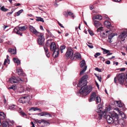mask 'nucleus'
Here are the masks:
<instances>
[{
	"instance_id": "obj_1",
	"label": "nucleus",
	"mask_w": 127,
	"mask_h": 127,
	"mask_svg": "<svg viewBox=\"0 0 127 127\" xmlns=\"http://www.w3.org/2000/svg\"><path fill=\"white\" fill-rule=\"evenodd\" d=\"M118 115L117 113H110L106 117L107 120L109 124H113L114 125H118Z\"/></svg>"
},
{
	"instance_id": "obj_2",
	"label": "nucleus",
	"mask_w": 127,
	"mask_h": 127,
	"mask_svg": "<svg viewBox=\"0 0 127 127\" xmlns=\"http://www.w3.org/2000/svg\"><path fill=\"white\" fill-rule=\"evenodd\" d=\"M82 86H80L79 87H81L79 92L77 93V95H82L83 96H86L89 94L92 91V87L91 86L88 87L86 84H82Z\"/></svg>"
},
{
	"instance_id": "obj_3",
	"label": "nucleus",
	"mask_w": 127,
	"mask_h": 127,
	"mask_svg": "<svg viewBox=\"0 0 127 127\" xmlns=\"http://www.w3.org/2000/svg\"><path fill=\"white\" fill-rule=\"evenodd\" d=\"M110 109L111 108L110 106H107L106 107L104 111H102L100 113H98L95 115V118L100 120L102 119V117L105 118L106 115V114L109 112Z\"/></svg>"
},
{
	"instance_id": "obj_4",
	"label": "nucleus",
	"mask_w": 127,
	"mask_h": 127,
	"mask_svg": "<svg viewBox=\"0 0 127 127\" xmlns=\"http://www.w3.org/2000/svg\"><path fill=\"white\" fill-rule=\"evenodd\" d=\"M10 82L12 83H22L25 82H27L26 79L24 78H22L20 79L18 77H15L13 76L10 78L9 79Z\"/></svg>"
},
{
	"instance_id": "obj_5",
	"label": "nucleus",
	"mask_w": 127,
	"mask_h": 127,
	"mask_svg": "<svg viewBox=\"0 0 127 127\" xmlns=\"http://www.w3.org/2000/svg\"><path fill=\"white\" fill-rule=\"evenodd\" d=\"M65 55L67 58H70L72 60H74L73 52L72 49L69 47Z\"/></svg>"
},
{
	"instance_id": "obj_6",
	"label": "nucleus",
	"mask_w": 127,
	"mask_h": 127,
	"mask_svg": "<svg viewBox=\"0 0 127 127\" xmlns=\"http://www.w3.org/2000/svg\"><path fill=\"white\" fill-rule=\"evenodd\" d=\"M27 28L24 26L22 27H18L17 28H15L14 29V32L16 34L22 35V33L20 32V31H23L26 30Z\"/></svg>"
},
{
	"instance_id": "obj_7",
	"label": "nucleus",
	"mask_w": 127,
	"mask_h": 127,
	"mask_svg": "<svg viewBox=\"0 0 127 127\" xmlns=\"http://www.w3.org/2000/svg\"><path fill=\"white\" fill-rule=\"evenodd\" d=\"M125 75L123 73L119 74L118 75V81L120 84H121L123 83L125 79Z\"/></svg>"
},
{
	"instance_id": "obj_8",
	"label": "nucleus",
	"mask_w": 127,
	"mask_h": 127,
	"mask_svg": "<svg viewBox=\"0 0 127 127\" xmlns=\"http://www.w3.org/2000/svg\"><path fill=\"white\" fill-rule=\"evenodd\" d=\"M88 77V76L87 75H84L82 78L81 80L79 82V84L77 85V87H80L82 86V84H86V82L87 79Z\"/></svg>"
},
{
	"instance_id": "obj_9",
	"label": "nucleus",
	"mask_w": 127,
	"mask_h": 127,
	"mask_svg": "<svg viewBox=\"0 0 127 127\" xmlns=\"http://www.w3.org/2000/svg\"><path fill=\"white\" fill-rule=\"evenodd\" d=\"M118 39L122 40L127 39V31H124L119 36Z\"/></svg>"
},
{
	"instance_id": "obj_10",
	"label": "nucleus",
	"mask_w": 127,
	"mask_h": 127,
	"mask_svg": "<svg viewBox=\"0 0 127 127\" xmlns=\"http://www.w3.org/2000/svg\"><path fill=\"white\" fill-rule=\"evenodd\" d=\"M40 124L42 127L48 126L50 125V123L44 119L40 120Z\"/></svg>"
},
{
	"instance_id": "obj_11",
	"label": "nucleus",
	"mask_w": 127,
	"mask_h": 127,
	"mask_svg": "<svg viewBox=\"0 0 127 127\" xmlns=\"http://www.w3.org/2000/svg\"><path fill=\"white\" fill-rule=\"evenodd\" d=\"M30 30L33 33L36 35H38L39 34V32H38L32 26H30L29 27Z\"/></svg>"
},
{
	"instance_id": "obj_12",
	"label": "nucleus",
	"mask_w": 127,
	"mask_h": 127,
	"mask_svg": "<svg viewBox=\"0 0 127 127\" xmlns=\"http://www.w3.org/2000/svg\"><path fill=\"white\" fill-rule=\"evenodd\" d=\"M57 49H59V48L57 47L56 44L55 42H52L51 43L50 45V49L51 51H55Z\"/></svg>"
},
{
	"instance_id": "obj_13",
	"label": "nucleus",
	"mask_w": 127,
	"mask_h": 127,
	"mask_svg": "<svg viewBox=\"0 0 127 127\" xmlns=\"http://www.w3.org/2000/svg\"><path fill=\"white\" fill-rule=\"evenodd\" d=\"M118 124H119L121 126V127H126V122L123 119L118 120Z\"/></svg>"
},
{
	"instance_id": "obj_14",
	"label": "nucleus",
	"mask_w": 127,
	"mask_h": 127,
	"mask_svg": "<svg viewBox=\"0 0 127 127\" xmlns=\"http://www.w3.org/2000/svg\"><path fill=\"white\" fill-rule=\"evenodd\" d=\"M104 24L107 27V28H110V30L109 31H106V32L107 33L109 32H110L111 30V28L113 27L111 25V23L110 22L108 21H106L104 23Z\"/></svg>"
},
{
	"instance_id": "obj_15",
	"label": "nucleus",
	"mask_w": 127,
	"mask_h": 127,
	"mask_svg": "<svg viewBox=\"0 0 127 127\" xmlns=\"http://www.w3.org/2000/svg\"><path fill=\"white\" fill-rule=\"evenodd\" d=\"M114 110L118 112L119 115H121L123 118L125 119H126V117L125 114L123 113V112L120 111L118 108H115Z\"/></svg>"
},
{
	"instance_id": "obj_16",
	"label": "nucleus",
	"mask_w": 127,
	"mask_h": 127,
	"mask_svg": "<svg viewBox=\"0 0 127 127\" xmlns=\"http://www.w3.org/2000/svg\"><path fill=\"white\" fill-rule=\"evenodd\" d=\"M96 96V93L95 92H94L92 93L89 100V101L91 102L94 101L95 100V97Z\"/></svg>"
},
{
	"instance_id": "obj_17",
	"label": "nucleus",
	"mask_w": 127,
	"mask_h": 127,
	"mask_svg": "<svg viewBox=\"0 0 127 127\" xmlns=\"http://www.w3.org/2000/svg\"><path fill=\"white\" fill-rule=\"evenodd\" d=\"M25 94H22L23 97V98L24 100H25V102H28L29 101L30 99V96L27 95H25Z\"/></svg>"
},
{
	"instance_id": "obj_18",
	"label": "nucleus",
	"mask_w": 127,
	"mask_h": 127,
	"mask_svg": "<svg viewBox=\"0 0 127 127\" xmlns=\"http://www.w3.org/2000/svg\"><path fill=\"white\" fill-rule=\"evenodd\" d=\"M93 24L95 27L98 28L101 26V23L100 22L97 21H93Z\"/></svg>"
},
{
	"instance_id": "obj_19",
	"label": "nucleus",
	"mask_w": 127,
	"mask_h": 127,
	"mask_svg": "<svg viewBox=\"0 0 127 127\" xmlns=\"http://www.w3.org/2000/svg\"><path fill=\"white\" fill-rule=\"evenodd\" d=\"M17 72L19 75H20L25 76L26 75L23 72V71L21 68H20L17 69Z\"/></svg>"
},
{
	"instance_id": "obj_20",
	"label": "nucleus",
	"mask_w": 127,
	"mask_h": 127,
	"mask_svg": "<svg viewBox=\"0 0 127 127\" xmlns=\"http://www.w3.org/2000/svg\"><path fill=\"white\" fill-rule=\"evenodd\" d=\"M74 60L75 58L77 59H81V55L78 52H76L74 55Z\"/></svg>"
},
{
	"instance_id": "obj_21",
	"label": "nucleus",
	"mask_w": 127,
	"mask_h": 127,
	"mask_svg": "<svg viewBox=\"0 0 127 127\" xmlns=\"http://www.w3.org/2000/svg\"><path fill=\"white\" fill-rule=\"evenodd\" d=\"M53 55L54 56V57L56 58L59 56V49H57L54 51H53Z\"/></svg>"
},
{
	"instance_id": "obj_22",
	"label": "nucleus",
	"mask_w": 127,
	"mask_h": 127,
	"mask_svg": "<svg viewBox=\"0 0 127 127\" xmlns=\"http://www.w3.org/2000/svg\"><path fill=\"white\" fill-rule=\"evenodd\" d=\"M93 21H96L95 19H96L99 20H101L102 19V17L100 15H97L93 16L92 17Z\"/></svg>"
},
{
	"instance_id": "obj_23",
	"label": "nucleus",
	"mask_w": 127,
	"mask_h": 127,
	"mask_svg": "<svg viewBox=\"0 0 127 127\" xmlns=\"http://www.w3.org/2000/svg\"><path fill=\"white\" fill-rule=\"evenodd\" d=\"M10 123L7 121H3L2 124V127H9Z\"/></svg>"
},
{
	"instance_id": "obj_24",
	"label": "nucleus",
	"mask_w": 127,
	"mask_h": 127,
	"mask_svg": "<svg viewBox=\"0 0 127 127\" xmlns=\"http://www.w3.org/2000/svg\"><path fill=\"white\" fill-rule=\"evenodd\" d=\"M102 109V108L101 105L99 104L98 105L97 109L96 110V111L98 113H100L102 112L101 111Z\"/></svg>"
},
{
	"instance_id": "obj_25",
	"label": "nucleus",
	"mask_w": 127,
	"mask_h": 127,
	"mask_svg": "<svg viewBox=\"0 0 127 127\" xmlns=\"http://www.w3.org/2000/svg\"><path fill=\"white\" fill-rule=\"evenodd\" d=\"M46 115H48L50 117H52V116L50 114L46 112H42L40 113V116H46Z\"/></svg>"
},
{
	"instance_id": "obj_26",
	"label": "nucleus",
	"mask_w": 127,
	"mask_h": 127,
	"mask_svg": "<svg viewBox=\"0 0 127 127\" xmlns=\"http://www.w3.org/2000/svg\"><path fill=\"white\" fill-rule=\"evenodd\" d=\"M8 52H9L12 54H16V49L15 50L14 49H12L11 48H9L8 49Z\"/></svg>"
},
{
	"instance_id": "obj_27",
	"label": "nucleus",
	"mask_w": 127,
	"mask_h": 127,
	"mask_svg": "<svg viewBox=\"0 0 127 127\" xmlns=\"http://www.w3.org/2000/svg\"><path fill=\"white\" fill-rule=\"evenodd\" d=\"M117 104L118 106L120 107H122L124 105V104L122 103L121 101H115Z\"/></svg>"
},
{
	"instance_id": "obj_28",
	"label": "nucleus",
	"mask_w": 127,
	"mask_h": 127,
	"mask_svg": "<svg viewBox=\"0 0 127 127\" xmlns=\"http://www.w3.org/2000/svg\"><path fill=\"white\" fill-rule=\"evenodd\" d=\"M80 67L83 68H84L85 66H85L86 63L85 61L84 60L80 62Z\"/></svg>"
},
{
	"instance_id": "obj_29",
	"label": "nucleus",
	"mask_w": 127,
	"mask_h": 127,
	"mask_svg": "<svg viewBox=\"0 0 127 127\" xmlns=\"http://www.w3.org/2000/svg\"><path fill=\"white\" fill-rule=\"evenodd\" d=\"M6 115L4 113L0 112V118L2 120L4 119Z\"/></svg>"
},
{
	"instance_id": "obj_30",
	"label": "nucleus",
	"mask_w": 127,
	"mask_h": 127,
	"mask_svg": "<svg viewBox=\"0 0 127 127\" xmlns=\"http://www.w3.org/2000/svg\"><path fill=\"white\" fill-rule=\"evenodd\" d=\"M9 56L8 55H7L6 56V59H5L3 63L4 65H6V64L7 63L8 64L10 63V60L8 59Z\"/></svg>"
},
{
	"instance_id": "obj_31",
	"label": "nucleus",
	"mask_w": 127,
	"mask_h": 127,
	"mask_svg": "<svg viewBox=\"0 0 127 127\" xmlns=\"http://www.w3.org/2000/svg\"><path fill=\"white\" fill-rule=\"evenodd\" d=\"M39 110V109L37 108V107H32L29 110L31 112H32L33 111H35Z\"/></svg>"
},
{
	"instance_id": "obj_32",
	"label": "nucleus",
	"mask_w": 127,
	"mask_h": 127,
	"mask_svg": "<svg viewBox=\"0 0 127 127\" xmlns=\"http://www.w3.org/2000/svg\"><path fill=\"white\" fill-rule=\"evenodd\" d=\"M25 91V89L23 87H21L19 88L18 92L19 93H24Z\"/></svg>"
},
{
	"instance_id": "obj_33",
	"label": "nucleus",
	"mask_w": 127,
	"mask_h": 127,
	"mask_svg": "<svg viewBox=\"0 0 127 127\" xmlns=\"http://www.w3.org/2000/svg\"><path fill=\"white\" fill-rule=\"evenodd\" d=\"M13 60L14 62L16 63L18 65L20 64V62L18 59L14 58L13 59Z\"/></svg>"
},
{
	"instance_id": "obj_34",
	"label": "nucleus",
	"mask_w": 127,
	"mask_h": 127,
	"mask_svg": "<svg viewBox=\"0 0 127 127\" xmlns=\"http://www.w3.org/2000/svg\"><path fill=\"white\" fill-rule=\"evenodd\" d=\"M100 98L99 96H97L95 97V101L97 104L101 102Z\"/></svg>"
},
{
	"instance_id": "obj_35",
	"label": "nucleus",
	"mask_w": 127,
	"mask_h": 127,
	"mask_svg": "<svg viewBox=\"0 0 127 127\" xmlns=\"http://www.w3.org/2000/svg\"><path fill=\"white\" fill-rule=\"evenodd\" d=\"M117 35V34L116 33H111L109 35L108 37L109 39H111L114 36Z\"/></svg>"
},
{
	"instance_id": "obj_36",
	"label": "nucleus",
	"mask_w": 127,
	"mask_h": 127,
	"mask_svg": "<svg viewBox=\"0 0 127 127\" xmlns=\"http://www.w3.org/2000/svg\"><path fill=\"white\" fill-rule=\"evenodd\" d=\"M87 68V66H85L83 69L80 72V74L82 75L84 73L85 71Z\"/></svg>"
},
{
	"instance_id": "obj_37",
	"label": "nucleus",
	"mask_w": 127,
	"mask_h": 127,
	"mask_svg": "<svg viewBox=\"0 0 127 127\" xmlns=\"http://www.w3.org/2000/svg\"><path fill=\"white\" fill-rule=\"evenodd\" d=\"M66 47V46L64 45H62L60 46V49L61 52L62 53L63 52V50Z\"/></svg>"
},
{
	"instance_id": "obj_38",
	"label": "nucleus",
	"mask_w": 127,
	"mask_h": 127,
	"mask_svg": "<svg viewBox=\"0 0 127 127\" xmlns=\"http://www.w3.org/2000/svg\"><path fill=\"white\" fill-rule=\"evenodd\" d=\"M18 101L20 103H25V100H24L23 98V96L19 99Z\"/></svg>"
},
{
	"instance_id": "obj_39",
	"label": "nucleus",
	"mask_w": 127,
	"mask_h": 127,
	"mask_svg": "<svg viewBox=\"0 0 127 127\" xmlns=\"http://www.w3.org/2000/svg\"><path fill=\"white\" fill-rule=\"evenodd\" d=\"M101 49L102 50H103V53L104 54H107V53H108L110 51L109 50H106V49H104L102 48H101Z\"/></svg>"
},
{
	"instance_id": "obj_40",
	"label": "nucleus",
	"mask_w": 127,
	"mask_h": 127,
	"mask_svg": "<svg viewBox=\"0 0 127 127\" xmlns=\"http://www.w3.org/2000/svg\"><path fill=\"white\" fill-rule=\"evenodd\" d=\"M17 89L16 87L12 85V86L9 87L8 88L9 89H13L14 90H16Z\"/></svg>"
},
{
	"instance_id": "obj_41",
	"label": "nucleus",
	"mask_w": 127,
	"mask_h": 127,
	"mask_svg": "<svg viewBox=\"0 0 127 127\" xmlns=\"http://www.w3.org/2000/svg\"><path fill=\"white\" fill-rule=\"evenodd\" d=\"M0 9L2 11L4 12H6L8 10L5 8L4 6L1 7L0 8Z\"/></svg>"
},
{
	"instance_id": "obj_42",
	"label": "nucleus",
	"mask_w": 127,
	"mask_h": 127,
	"mask_svg": "<svg viewBox=\"0 0 127 127\" xmlns=\"http://www.w3.org/2000/svg\"><path fill=\"white\" fill-rule=\"evenodd\" d=\"M19 111L22 116L24 117L25 116H26V114L23 111Z\"/></svg>"
},
{
	"instance_id": "obj_43",
	"label": "nucleus",
	"mask_w": 127,
	"mask_h": 127,
	"mask_svg": "<svg viewBox=\"0 0 127 127\" xmlns=\"http://www.w3.org/2000/svg\"><path fill=\"white\" fill-rule=\"evenodd\" d=\"M16 106L14 105H10L9 106V108L11 110H14L16 107Z\"/></svg>"
},
{
	"instance_id": "obj_44",
	"label": "nucleus",
	"mask_w": 127,
	"mask_h": 127,
	"mask_svg": "<svg viewBox=\"0 0 127 127\" xmlns=\"http://www.w3.org/2000/svg\"><path fill=\"white\" fill-rule=\"evenodd\" d=\"M23 9H21L18 11L17 12V16H19V15L21 13L23 12Z\"/></svg>"
},
{
	"instance_id": "obj_45",
	"label": "nucleus",
	"mask_w": 127,
	"mask_h": 127,
	"mask_svg": "<svg viewBox=\"0 0 127 127\" xmlns=\"http://www.w3.org/2000/svg\"><path fill=\"white\" fill-rule=\"evenodd\" d=\"M88 31L89 33L91 36H93L94 35V33L92 30L88 29Z\"/></svg>"
},
{
	"instance_id": "obj_46",
	"label": "nucleus",
	"mask_w": 127,
	"mask_h": 127,
	"mask_svg": "<svg viewBox=\"0 0 127 127\" xmlns=\"http://www.w3.org/2000/svg\"><path fill=\"white\" fill-rule=\"evenodd\" d=\"M40 40H44V38L43 36V34L40 33Z\"/></svg>"
},
{
	"instance_id": "obj_47",
	"label": "nucleus",
	"mask_w": 127,
	"mask_h": 127,
	"mask_svg": "<svg viewBox=\"0 0 127 127\" xmlns=\"http://www.w3.org/2000/svg\"><path fill=\"white\" fill-rule=\"evenodd\" d=\"M100 35L102 37H105L107 36V35L104 32H102L101 33Z\"/></svg>"
},
{
	"instance_id": "obj_48",
	"label": "nucleus",
	"mask_w": 127,
	"mask_h": 127,
	"mask_svg": "<svg viewBox=\"0 0 127 127\" xmlns=\"http://www.w3.org/2000/svg\"><path fill=\"white\" fill-rule=\"evenodd\" d=\"M44 49L45 50V53L49 52L48 51V50L47 46L44 47Z\"/></svg>"
},
{
	"instance_id": "obj_49",
	"label": "nucleus",
	"mask_w": 127,
	"mask_h": 127,
	"mask_svg": "<svg viewBox=\"0 0 127 127\" xmlns=\"http://www.w3.org/2000/svg\"><path fill=\"white\" fill-rule=\"evenodd\" d=\"M95 75L96 76L97 78L99 80L100 82H101V78L100 76H98L96 75L95 74Z\"/></svg>"
},
{
	"instance_id": "obj_50",
	"label": "nucleus",
	"mask_w": 127,
	"mask_h": 127,
	"mask_svg": "<svg viewBox=\"0 0 127 127\" xmlns=\"http://www.w3.org/2000/svg\"><path fill=\"white\" fill-rule=\"evenodd\" d=\"M99 58L100 60L103 62H104L105 61V59L102 57L100 56L99 57Z\"/></svg>"
},
{
	"instance_id": "obj_51",
	"label": "nucleus",
	"mask_w": 127,
	"mask_h": 127,
	"mask_svg": "<svg viewBox=\"0 0 127 127\" xmlns=\"http://www.w3.org/2000/svg\"><path fill=\"white\" fill-rule=\"evenodd\" d=\"M100 54L99 53H96V54L94 55L95 57V58H96L98 56L100 55Z\"/></svg>"
},
{
	"instance_id": "obj_52",
	"label": "nucleus",
	"mask_w": 127,
	"mask_h": 127,
	"mask_svg": "<svg viewBox=\"0 0 127 127\" xmlns=\"http://www.w3.org/2000/svg\"><path fill=\"white\" fill-rule=\"evenodd\" d=\"M103 27H100L98 28L97 30L98 32H100L102 30Z\"/></svg>"
},
{
	"instance_id": "obj_53",
	"label": "nucleus",
	"mask_w": 127,
	"mask_h": 127,
	"mask_svg": "<svg viewBox=\"0 0 127 127\" xmlns=\"http://www.w3.org/2000/svg\"><path fill=\"white\" fill-rule=\"evenodd\" d=\"M95 70L98 71L99 72H101V69H99L97 67L95 68Z\"/></svg>"
},
{
	"instance_id": "obj_54",
	"label": "nucleus",
	"mask_w": 127,
	"mask_h": 127,
	"mask_svg": "<svg viewBox=\"0 0 127 127\" xmlns=\"http://www.w3.org/2000/svg\"><path fill=\"white\" fill-rule=\"evenodd\" d=\"M67 13L68 14L70 15H73V14L71 11H67Z\"/></svg>"
},
{
	"instance_id": "obj_55",
	"label": "nucleus",
	"mask_w": 127,
	"mask_h": 127,
	"mask_svg": "<svg viewBox=\"0 0 127 127\" xmlns=\"http://www.w3.org/2000/svg\"><path fill=\"white\" fill-rule=\"evenodd\" d=\"M45 54L46 56L48 58H49L50 56V55L49 54V52H48L46 53H45Z\"/></svg>"
},
{
	"instance_id": "obj_56",
	"label": "nucleus",
	"mask_w": 127,
	"mask_h": 127,
	"mask_svg": "<svg viewBox=\"0 0 127 127\" xmlns=\"http://www.w3.org/2000/svg\"><path fill=\"white\" fill-rule=\"evenodd\" d=\"M46 30L48 32L49 34L51 35V37H52L53 36H52V34L47 29Z\"/></svg>"
},
{
	"instance_id": "obj_57",
	"label": "nucleus",
	"mask_w": 127,
	"mask_h": 127,
	"mask_svg": "<svg viewBox=\"0 0 127 127\" xmlns=\"http://www.w3.org/2000/svg\"><path fill=\"white\" fill-rule=\"evenodd\" d=\"M119 69L121 71H125L126 70V68H120Z\"/></svg>"
},
{
	"instance_id": "obj_58",
	"label": "nucleus",
	"mask_w": 127,
	"mask_h": 127,
	"mask_svg": "<svg viewBox=\"0 0 127 127\" xmlns=\"http://www.w3.org/2000/svg\"><path fill=\"white\" fill-rule=\"evenodd\" d=\"M13 13V12H8V13H7L6 14V15H7L8 16H9L11 14Z\"/></svg>"
},
{
	"instance_id": "obj_59",
	"label": "nucleus",
	"mask_w": 127,
	"mask_h": 127,
	"mask_svg": "<svg viewBox=\"0 0 127 127\" xmlns=\"http://www.w3.org/2000/svg\"><path fill=\"white\" fill-rule=\"evenodd\" d=\"M64 14L66 17H67L68 16V15L67 13L66 12H65L64 13Z\"/></svg>"
},
{
	"instance_id": "obj_60",
	"label": "nucleus",
	"mask_w": 127,
	"mask_h": 127,
	"mask_svg": "<svg viewBox=\"0 0 127 127\" xmlns=\"http://www.w3.org/2000/svg\"><path fill=\"white\" fill-rule=\"evenodd\" d=\"M87 44V45H88V46L90 48H93V46L92 45H88V44H87V43H86Z\"/></svg>"
},
{
	"instance_id": "obj_61",
	"label": "nucleus",
	"mask_w": 127,
	"mask_h": 127,
	"mask_svg": "<svg viewBox=\"0 0 127 127\" xmlns=\"http://www.w3.org/2000/svg\"><path fill=\"white\" fill-rule=\"evenodd\" d=\"M31 124L32 125V126L31 127H35L34 125L33 122H31Z\"/></svg>"
},
{
	"instance_id": "obj_62",
	"label": "nucleus",
	"mask_w": 127,
	"mask_h": 127,
	"mask_svg": "<svg viewBox=\"0 0 127 127\" xmlns=\"http://www.w3.org/2000/svg\"><path fill=\"white\" fill-rule=\"evenodd\" d=\"M105 63L106 64H110V61H106L105 62Z\"/></svg>"
},
{
	"instance_id": "obj_63",
	"label": "nucleus",
	"mask_w": 127,
	"mask_h": 127,
	"mask_svg": "<svg viewBox=\"0 0 127 127\" xmlns=\"http://www.w3.org/2000/svg\"><path fill=\"white\" fill-rule=\"evenodd\" d=\"M113 1L116 2H119L121 1V0H112Z\"/></svg>"
},
{
	"instance_id": "obj_64",
	"label": "nucleus",
	"mask_w": 127,
	"mask_h": 127,
	"mask_svg": "<svg viewBox=\"0 0 127 127\" xmlns=\"http://www.w3.org/2000/svg\"><path fill=\"white\" fill-rule=\"evenodd\" d=\"M112 53L109 52L107 53L106 56H107L109 55H111L112 54Z\"/></svg>"
}]
</instances>
